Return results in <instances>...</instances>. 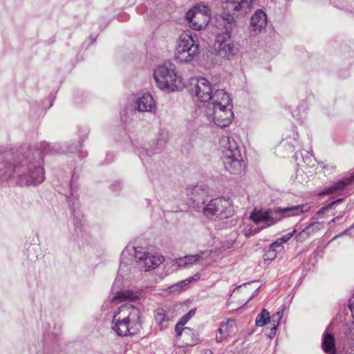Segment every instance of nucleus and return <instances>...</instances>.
Returning <instances> with one entry per match:
<instances>
[{
	"mask_svg": "<svg viewBox=\"0 0 354 354\" xmlns=\"http://www.w3.org/2000/svg\"><path fill=\"white\" fill-rule=\"evenodd\" d=\"M58 153V149L46 142L39 149H29L24 154V149L17 151L16 157L11 151L0 153V180L5 181L17 176L21 186L36 185L44 180V168L41 166L43 154Z\"/></svg>",
	"mask_w": 354,
	"mask_h": 354,
	"instance_id": "nucleus-1",
	"label": "nucleus"
},
{
	"mask_svg": "<svg viewBox=\"0 0 354 354\" xmlns=\"http://www.w3.org/2000/svg\"><path fill=\"white\" fill-rule=\"evenodd\" d=\"M216 28L214 48L222 57L233 59L237 52L236 44L232 39V32L236 26V21L230 16L216 17L214 19Z\"/></svg>",
	"mask_w": 354,
	"mask_h": 354,
	"instance_id": "nucleus-2",
	"label": "nucleus"
},
{
	"mask_svg": "<svg viewBox=\"0 0 354 354\" xmlns=\"http://www.w3.org/2000/svg\"><path fill=\"white\" fill-rule=\"evenodd\" d=\"M140 326V312L131 304L122 305L113 316L111 328L119 337L133 336Z\"/></svg>",
	"mask_w": 354,
	"mask_h": 354,
	"instance_id": "nucleus-3",
	"label": "nucleus"
},
{
	"mask_svg": "<svg viewBox=\"0 0 354 354\" xmlns=\"http://www.w3.org/2000/svg\"><path fill=\"white\" fill-rule=\"evenodd\" d=\"M199 40L196 33L183 32L176 40L175 59L180 63L192 64L200 57Z\"/></svg>",
	"mask_w": 354,
	"mask_h": 354,
	"instance_id": "nucleus-4",
	"label": "nucleus"
},
{
	"mask_svg": "<svg viewBox=\"0 0 354 354\" xmlns=\"http://www.w3.org/2000/svg\"><path fill=\"white\" fill-rule=\"evenodd\" d=\"M219 144L225 169L232 174H240L245 165L236 141L230 136H223L220 138Z\"/></svg>",
	"mask_w": 354,
	"mask_h": 354,
	"instance_id": "nucleus-5",
	"label": "nucleus"
},
{
	"mask_svg": "<svg viewBox=\"0 0 354 354\" xmlns=\"http://www.w3.org/2000/svg\"><path fill=\"white\" fill-rule=\"evenodd\" d=\"M153 76L158 87L164 91L173 92L184 87L182 77L177 74L174 64L171 62L158 66Z\"/></svg>",
	"mask_w": 354,
	"mask_h": 354,
	"instance_id": "nucleus-6",
	"label": "nucleus"
},
{
	"mask_svg": "<svg viewBox=\"0 0 354 354\" xmlns=\"http://www.w3.org/2000/svg\"><path fill=\"white\" fill-rule=\"evenodd\" d=\"M201 212L207 218L225 219L233 215L232 201L227 198H216L201 206Z\"/></svg>",
	"mask_w": 354,
	"mask_h": 354,
	"instance_id": "nucleus-7",
	"label": "nucleus"
},
{
	"mask_svg": "<svg viewBox=\"0 0 354 354\" xmlns=\"http://www.w3.org/2000/svg\"><path fill=\"white\" fill-rule=\"evenodd\" d=\"M211 17L210 8L204 4L196 5L185 15L189 27L195 30H201L205 28L210 22Z\"/></svg>",
	"mask_w": 354,
	"mask_h": 354,
	"instance_id": "nucleus-8",
	"label": "nucleus"
},
{
	"mask_svg": "<svg viewBox=\"0 0 354 354\" xmlns=\"http://www.w3.org/2000/svg\"><path fill=\"white\" fill-rule=\"evenodd\" d=\"M232 104L230 106L221 105V106H205V113L207 118L216 125L221 127L228 126L234 117L232 111Z\"/></svg>",
	"mask_w": 354,
	"mask_h": 354,
	"instance_id": "nucleus-9",
	"label": "nucleus"
},
{
	"mask_svg": "<svg viewBox=\"0 0 354 354\" xmlns=\"http://www.w3.org/2000/svg\"><path fill=\"white\" fill-rule=\"evenodd\" d=\"M134 254L136 259H138L139 266L144 271L156 268L164 261L162 256H155L146 252L145 250L140 247L134 248Z\"/></svg>",
	"mask_w": 354,
	"mask_h": 354,
	"instance_id": "nucleus-10",
	"label": "nucleus"
},
{
	"mask_svg": "<svg viewBox=\"0 0 354 354\" xmlns=\"http://www.w3.org/2000/svg\"><path fill=\"white\" fill-rule=\"evenodd\" d=\"M250 218L257 225H259L261 222H265L266 227L274 225L281 220V217L277 216L276 208L267 209H261L259 210L255 209L251 213Z\"/></svg>",
	"mask_w": 354,
	"mask_h": 354,
	"instance_id": "nucleus-11",
	"label": "nucleus"
},
{
	"mask_svg": "<svg viewBox=\"0 0 354 354\" xmlns=\"http://www.w3.org/2000/svg\"><path fill=\"white\" fill-rule=\"evenodd\" d=\"M186 195L192 205L200 208L199 205L204 206L205 204V198L207 196V190L201 185H189L186 188Z\"/></svg>",
	"mask_w": 354,
	"mask_h": 354,
	"instance_id": "nucleus-12",
	"label": "nucleus"
},
{
	"mask_svg": "<svg viewBox=\"0 0 354 354\" xmlns=\"http://www.w3.org/2000/svg\"><path fill=\"white\" fill-rule=\"evenodd\" d=\"M242 1L240 0H232V1H226L223 3V8L225 10V14L223 15H216L213 19L216 17H227L230 16L234 19V15H241L246 14L250 10V7L243 6V4L241 3Z\"/></svg>",
	"mask_w": 354,
	"mask_h": 354,
	"instance_id": "nucleus-13",
	"label": "nucleus"
},
{
	"mask_svg": "<svg viewBox=\"0 0 354 354\" xmlns=\"http://www.w3.org/2000/svg\"><path fill=\"white\" fill-rule=\"evenodd\" d=\"M169 140V132L164 129H161L158 131L156 142H153L151 147L153 150L145 149L142 148L139 149V156L143 160L146 156H151L154 153V150L161 149Z\"/></svg>",
	"mask_w": 354,
	"mask_h": 354,
	"instance_id": "nucleus-14",
	"label": "nucleus"
},
{
	"mask_svg": "<svg viewBox=\"0 0 354 354\" xmlns=\"http://www.w3.org/2000/svg\"><path fill=\"white\" fill-rule=\"evenodd\" d=\"M267 16L262 10H258L251 17L250 34L252 36L260 33L266 28Z\"/></svg>",
	"mask_w": 354,
	"mask_h": 354,
	"instance_id": "nucleus-15",
	"label": "nucleus"
},
{
	"mask_svg": "<svg viewBox=\"0 0 354 354\" xmlns=\"http://www.w3.org/2000/svg\"><path fill=\"white\" fill-rule=\"evenodd\" d=\"M195 93L201 102L207 104L212 93V88L209 81L203 77L198 79L195 85Z\"/></svg>",
	"mask_w": 354,
	"mask_h": 354,
	"instance_id": "nucleus-16",
	"label": "nucleus"
},
{
	"mask_svg": "<svg viewBox=\"0 0 354 354\" xmlns=\"http://www.w3.org/2000/svg\"><path fill=\"white\" fill-rule=\"evenodd\" d=\"M232 104V100L229 95L223 89H217L214 93H212L211 98L205 104V107L210 106H221V105L230 106Z\"/></svg>",
	"mask_w": 354,
	"mask_h": 354,
	"instance_id": "nucleus-17",
	"label": "nucleus"
},
{
	"mask_svg": "<svg viewBox=\"0 0 354 354\" xmlns=\"http://www.w3.org/2000/svg\"><path fill=\"white\" fill-rule=\"evenodd\" d=\"M136 109L140 112H153L156 110V102L152 95L146 93L136 101Z\"/></svg>",
	"mask_w": 354,
	"mask_h": 354,
	"instance_id": "nucleus-18",
	"label": "nucleus"
},
{
	"mask_svg": "<svg viewBox=\"0 0 354 354\" xmlns=\"http://www.w3.org/2000/svg\"><path fill=\"white\" fill-rule=\"evenodd\" d=\"M308 204L295 205L290 207H277V214L278 217L284 218L286 216H298L302 213L306 212L310 209Z\"/></svg>",
	"mask_w": 354,
	"mask_h": 354,
	"instance_id": "nucleus-19",
	"label": "nucleus"
},
{
	"mask_svg": "<svg viewBox=\"0 0 354 354\" xmlns=\"http://www.w3.org/2000/svg\"><path fill=\"white\" fill-rule=\"evenodd\" d=\"M354 181V176H351L343 180H339L329 187L325 188L320 195H326L333 194L337 190L344 189L348 185H351Z\"/></svg>",
	"mask_w": 354,
	"mask_h": 354,
	"instance_id": "nucleus-20",
	"label": "nucleus"
},
{
	"mask_svg": "<svg viewBox=\"0 0 354 354\" xmlns=\"http://www.w3.org/2000/svg\"><path fill=\"white\" fill-rule=\"evenodd\" d=\"M234 325V320H228L225 323H222L218 329V334L216 335V340L218 342H222L225 338H226L231 332V329Z\"/></svg>",
	"mask_w": 354,
	"mask_h": 354,
	"instance_id": "nucleus-21",
	"label": "nucleus"
},
{
	"mask_svg": "<svg viewBox=\"0 0 354 354\" xmlns=\"http://www.w3.org/2000/svg\"><path fill=\"white\" fill-rule=\"evenodd\" d=\"M324 227V223L322 222H313L306 227L299 234L297 235L298 239L308 237L310 234L315 231L321 230Z\"/></svg>",
	"mask_w": 354,
	"mask_h": 354,
	"instance_id": "nucleus-22",
	"label": "nucleus"
},
{
	"mask_svg": "<svg viewBox=\"0 0 354 354\" xmlns=\"http://www.w3.org/2000/svg\"><path fill=\"white\" fill-rule=\"evenodd\" d=\"M323 350L329 354L335 351V339L332 334L325 333L322 340Z\"/></svg>",
	"mask_w": 354,
	"mask_h": 354,
	"instance_id": "nucleus-23",
	"label": "nucleus"
},
{
	"mask_svg": "<svg viewBox=\"0 0 354 354\" xmlns=\"http://www.w3.org/2000/svg\"><path fill=\"white\" fill-rule=\"evenodd\" d=\"M154 318L160 329H163L167 326L169 319L167 317L166 312L164 309L158 308L156 310L154 311Z\"/></svg>",
	"mask_w": 354,
	"mask_h": 354,
	"instance_id": "nucleus-24",
	"label": "nucleus"
},
{
	"mask_svg": "<svg viewBox=\"0 0 354 354\" xmlns=\"http://www.w3.org/2000/svg\"><path fill=\"white\" fill-rule=\"evenodd\" d=\"M138 299L137 295L131 290L118 292L113 299V301H136Z\"/></svg>",
	"mask_w": 354,
	"mask_h": 354,
	"instance_id": "nucleus-25",
	"label": "nucleus"
},
{
	"mask_svg": "<svg viewBox=\"0 0 354 354\" xmlns=\"http://www.w3.org/2000/svg\"><path fill=\"white\" fill-rule=\"evenodd\" d=\"M270 320V316L269 312L263 308L262 309L261 313L257 315L256 318V325L257 326H263L266 325Z\"/></svg>",
	"mask_w": 354,
	"mask_h": 354,
	"instance_id": "nucleus-26",
	"label": "nucleus"
},
{
	"mask_svg": "<svg viewBox=\"0 0 354 354\" xmlns=\"http://www.w3.org/2000/svg\"><path fill=\"white\" fill-rule=\"evenodd\" d=\"M283 248V244L277 239L276 241L270 244L269 249L268 250V254H272V258H275L277 253L281 251Z\"/></svg>",
	"mask_w": 354,
	"mask_h": 354,
	"instance_id": "nucleus-27",
	"label": "nucleus"
},
{
	"mask_svg": "<svg viewBox=\"0 0 354 354\" xmlns=\"http://www.w3.org/2000/svg\"><path fill=\"white\" fill-rule=\"evenodd\" d=\"M207 253L209 254L210 252L207 251H201L199 254H194V255H186L185 256V261H187V265L190 266L192 265L196 262H198L201 260H203V255Z\"/></svg>",
	"mask_w": 354,
	"mask_h": 354,
	"instance_id": "nucleus-28",
	"label": "nucleus"
},
{
	"mask_svg": "<svg viewBox=\"0 0 354 354\" xmlns=\"http://www.w3.org/2000/svg\"><path fill=\"white\" fill-rule=\"evenodd\" d=\"M343 332L345 336L348 338V341H354V323L346 324L344 328Z\"/></svg>",
	"mask_w": 354,
	"mask_h": 354,
	"instance_id": "nucleus-29",
	"label": "nucleus"
},
{
	"mask_svg": "<svg viewBox=\"0 0 354 354\" xmlns=\"http://www.w3.org/2000/svg\"><path fill=\"white\" fill-rule=\"evenodd\" d=\"M175 331L178 338L185 336L186 333H191V328L189 327H184V326H180L178 322L175 327Z\"/></svg>",
	"mask_w": 354,
	"mask_h": 354,
	"instance_id": "nucleus-30",
	"label": "nucleus"
},
{
	"mask_svg": "<svg viewBox=\"0 0 354 354\" xmlns=\"http://www.w3.org/2000/svg\"><path fill=\"white\" fill-rule=\"evenodd\" d=\"M191 333H186L185 336L181 337L183 338V342L188 346H192L196 344L197 341L194 338V333L192 329H191Z\"/></svg>",
	"mask_w": 354,
	"mask_h": 354,
	"instance_id": "nucleus-31",
	"label": "nucleus"
},
{
	"mask_svg": "<svg viewBox=\"0 0 354 354\" xmlns=\"http://www.w3.org/2000/svg\"><path fill=\"white\" fill-rule=\"evenodd\" d=\"M343 201H344L343 198H339L336 201H334L330 203L328 205L319 209L318 211V214H324L328 210L332 209L336 204H339V203H342Z\"/></svg>",
	"mask_w": 354,
	"mask_h": 354,
	"instance_id": "nucleus-32",
	"label": "nucleus"
},
{
	"mask_svg": "<svg viewBox=\"0 0 354 354\" xmlns=\"http://www.w3.org/2000/svg\"><path fill=\"white\" fill-rule=\"evenodd\" d=\"M296 232V230H294L292 232H289L283 236H282L281 238L278 239V240L281 242L282 244L286 243L288 241H289L291 237L294 235V234Z\"/></svg>",
	"mask_w": 354,
	"mask_h": 354,
	"instance_id": "nucleus-33",
	"label": "nucleus"
},
{
	"mask_svg": "<svg viewBox=\"0 0 354 354\" xmlns=\"http://www.w3.org/2000/svg\"><path fill=\"white\" fill-rule=\"evenodd\" d=\"M188 286H189V284H187V281L185 279V280H183V281L178 283L177 284L174 285L172 288H175L174 290L180 291V290L185 289Z\"/></svg>",
	"mask_w": 354,
	"mask_h": 354,
	"instance_id": "nucleus-34",
	"label": "nucleus"
},
{
	"mask_svg": "<svg viewBox=\"0 0 354 354\" xmlns=\"http://www.w3.org/2000/svg\"><path fill=\"white\" fill-rule=\"evenodd\" d=\"M282 313L283 311H279L274 313L272 317H270L271 322L274 324L275 323H277V325L279 323V321L281 320Z\"/></svg>",
	"mask_w": 354,
	"mask_h": 354,
	"instance_id": "nucleus-35",
	"label": "nucleus"
},
{
	"mask_svg": "<svg viewBox=\"0 0 354 354\" xmlns=\"http://www.w3.org/2000/svg\"><path fill=\"white\" fill-rule=\"evenodd\" d=\"M176 264L179 268H185V267L187 266L188 265H187V261H185V256L183 257H180L178 259H176Z\"/></svg>",
	"mask_w": 354,
	"mask_h": 354,
	"instance_id": "nucleus-36",
	"label": "nucleus"
},
{
	"mask_svg": "<svg viewBox=\"0 0 354 354\" xmlns=\"http://www.w3.org/2000/svg\"><path fill=\"white\" fill-rule=\"evenodd\" d=\"M201 277V274L199 273L195 274L194 276L190 277L186 279L187 284H189L192 281H198Z\"/></svg>",
	"mask_w": 354,
	"mask_h": 354,
	"instance_id": "nucleus-37",
	"label": "nucleus"
},
{
	"mask_svg": "<svg viewBox=\"0 0 354 354\" xmlns=\"http://www.w3.org/2000/svg\"><path fill=\"white\" fill-rule=\"evenodd\" d=\"M277 325L273 324L272 327L271 328L269 333L268 334V336L269 337V338L272 339L275 336V335L277 333Z\"/></svg>",
	"mask_w": 354,
	"mask_h": 354,
	"instance_id": "nucleus-38",
	"label": "nucleus"
},
{
	"mask_svg": "<svg viewBox=\"0 0 354 354\" xmlns=\"http://www.w3.org/2000/svg\"><path fill=\"white\" fill-rule=\"evenodd\" d=\"M349 308L352 313V315L354 317V295L351 297L349 300Z\"/></svg>",
	"mask_w": 354,
	"mask_h": 354,
	"instance_id": "nucleus-39",
	"label": "nucleus"
},
{
	"mask_svg": "<svg viewBox=\"0 0 354 354\" xmlns=\"http://www.w3.org/2000/svg\"><path fill=\"white\" fill-rule=\"evenodd\" d=\"M189 319V318L188 317V316L186 315H184L181 317L180 321L178 322H179V325L180 326H185V324L188 322Z\"/></svg>",
	"mask_w": 354,
	"mask_h": 354,
	"instance_id": "nucleus-40",
	"label": "nucleus"
},
{
	"mask_svg": "<svg viewBox=\"0 0 354 354\" xmlns=\"http://www.w3.org/2000/svg\"><path fill=\"white\" fill-rule=\"evenodd\" d=\"M71 209H72V215L73 216V219L75 221V225H77L78 216H80V215L77 216L75 214V208H73V207L71 205Z\"/></svg>",
	"mask_w": 354,
	"mask_h": 354,
	"instance_id": "nucleus-41",
	"label": "nucleus"
},
{
	"mask_svg": "<svg viewBox=\"0 0 354 354\" xmlns=\"http://www.w3.org/2000/svg\"><path fill=\"white\" fill-rule=\"evenodd\" d=\"M196 310L195 309H191L185 315L188 316V317L190 319L194 314H195Z\"/></svg>",
	"mask_w": 354,
	"mask_h": 354,
	"instance_id": "nucleus-42",
	"label": "nucleus"
},
{
	"mask_svg": "<svg viewBox=\"0 0 354 354\" xmlns=\"http://www.w3.org/2000/svg\"><path fill=\"white\" fill-rule=\"evenodd\" d=\"M343 213L341 214L340 215L336 216L335 218H334L333 219H332L330 221V223H335L337 221H338L340 218L342 217L343 216Z\"/></svg>",
	"mask_w": 354,
	"mask_h": 354,
	"instance_id": "nucleus-43",
	"label": "nucleus"
},
{
	"mask_svg": "<svg viewBox=\"0 0 354 354\" xmlns=\"http://www.w3.org/2000/svg\"><path fill=\"white\" fill-rule=\"evenodd\" d=\"M353 228V226H351L349 228H348L347 230H346L344 232H342L339 236H341L342 234H346L348 233V232L351 229Z\"/></svg>",
	"mask_w": 354,
	"mask_h": 354,
	"instance_id": "nucleus-44",
	"label": "nucleus"
},
{
	"mask_svg": "<svg viewBox=\"0 0 354 354\" xmlns=\"http://www.w3.org/2000/svg\"><path fill=\"white\" fill-rule=\"evenodd\" d=\"M266 255L267 256L268 259H273L274 258H272V254H268V251L266 253Z\"/></svg>",
	"mask_w": 354,
	"mask_h": 354,
	"instance_id": "nucleus-45",
	"label": "nucleus"
},
{
	"mask_svg": "<svg viewBox=\"0 0 354 354\" xmlns=\"http://www.w3.org/2000/svg\"><path fill=\"white\" fill-rule=\"evenodd\" d=\"M254 294H253V295L251 296V297L248 300V301H247V302L250 301L252 299V298H253V297H254Z\"/></svg>",
	"mask_w": 354,
	"mask_h": 354,
	"instance_id": "nucleus-46",
	"label": "nucleus"
}]
</instances>
